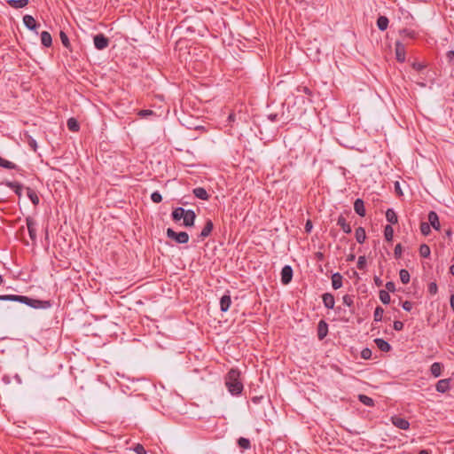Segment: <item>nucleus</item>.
I'll list each match as a JSON object with an SVG mask.
<instances>
[{
  "label": "nucleus",
  "mask_w": 454,
  "mask_h": 454,
  "mask_svg": "<svg viewBox=\"0 0 454 454\" xmlns=\"http://www.w3.org/2000/svg\"><path fill=\"white\" fill-rule=\"evenodd\" d=\"M386 218L392 224H395L398 222L397 215L392 208L387 210Z\"/></svg>",
  "instance_id": "bb28decb"
},
{
  "label": "nucleus",
  "mask_w": 454,
  "mask_h": 454,
  "mask_svg": "<svg viewBox=\"0 0 454 454\" xmlns=\"http://www.w3.org/2000/svg\"><path fill=\"white\" fill-rule=\"evenodd\" d=\"M26 223H27L28 234H29L31 240L35 241V239H36V229H35L36 223H35V219L28 216L26 218Z\"/></svg>",
  "instance_id": "0eeeda50"
},
{
  "label": "nucleus",
  "mask_w": 454,
  "mask_h": 454,
  "mask_svg": "<svg viewBox=\"0 0 454 454\" xmlns=\"http://www.w3.org/2000/svg\"><path fill=\"white\" fill-rule=\"evenodd\" d=\"M185 214V209L183 207H176L172 212V218L174 221L177 222L183 219L184 215Z\"/></svg>",
  "instance_id": "7c9ffc66"
},
{
  "label": "nucleus",
  "mask_w": 454,
  "mask_h": 454,
  "mask_svg": "<svg viewBox=\"0 0 454 454\" xmlns=\"http://www.w3.org/2000/svg\"><path fill=\"white\" fill-rule=\"evenodd\" d=\"M420 231L424 236H427L431 232V226L428 223L422 222L420 223Z\"/></svg>",
  "instance_id": "58836bf2"
},
{
  "label": "nucleus",
  "mask_w": 454,
  "mask_h": 454,
  "mask_svg": "<svg viewBox=\"0 0 454 454\" xmlns=\"http://www.w3.org/2000/svg\"><path fill=\"white\" fill-rule=\"evenodd\" d=\"M133 450L137 453V454H146V450L145 449V447L140 444V443H137L134 447H133Z\"/></svg>",
  "instance_id": "37998d69"
},
{
  "label": "nucleus",
  "mask_w": 454,
  "mask_h": 454,
  "mask_svg": "<svg viewBox=\"0 0 454 454\" xmlns=\"http://www.w3.org/2000/svg\"><path fill=\"white\" fill-rule=\"evenodd\" d=\"M0 167L7 168V169H15L17 168L16 164L12 161H9L2 157H0Z\"/></svg>",
  "instance_id": "72a5a7b5"
},
{
  "label": "nucleus",
  "mask_w": 454,
  "mask_h": 454,
  "mask_svg": "<svg viewBox=\"0 0 454 454\" xmlns=\"http://www.w3.org/2000/svg\"><path fill=\"white\" fill-rule=\"evenodd\" d=\"M403 322H401V321H395L394 322V328H395V330L400 331V330L403 329Z\"/></svg>",
  "instance_id": "13d9d810"
},
{
  "label": "nucleus",
  "mask_w": 454,
  "mask_h": 454,
  "mask_svg": "<svg viewBox=\"0 0 454 454\" xmlns=\"http://www.w3.org/2000/svg\"><path fill=\"white\" fill-rule=\"evenodd\" d=\"M293 278V269L289 265H286L281 270V282L284 285H287L292 281Z\"/></svg>",
  "instance_id": "39448f33"
},
{
  "label": "nucleus",
  "mask_w": 454,
  "mask_h": 454,
  "mask_svg": "<svg viewBox=\"0 0 454 454\" xmlns=\"http://www.w3.org/2000/svg\"><path fill=\"white\" fill-rule=\"evenodd\" d=\"M192 193L196 198L200 199L202 200H207L209 199L207 192L203 187L194 188Z\"/></svg>",
  "instance_id": "a211bd4d"
},
{
  "label": "nucleus",
  "mask_w": 454,
  "mask_h": 454,
  "mask_svg": "<svg viewBox=\"0 0 454 454\" xmlns=\"http://www.w3.org/2000/svg\"><path fill=\"white\" fill-rule=\"evenodd\" d=\"M94 45L97 50L102 51L108 47L109 39L103 34H98L93 38Z\"/></svg>",
  "instance_id": "20e7f679"
},
{
  "label": "nucleus",
  "mask_w": 454,
  "mask_h": 454,
  "mask_svg": "<svg viewBox=\"0 0 454 454\" xmlns=\"http://www.w3.org/2000/svg\"><path fill=\"white\" fill-rule=\"evenodd\" d=\"M400 280L403 284H408L410 282V273L407 270L402 269L399 272Z\"/></svg>",
  "instance_id": "f704fd0d"
},
{
  "label": "nucleus",
  "mask_w": 454,
  "mask_h": 454,
  "mask_svg": "<svg viewBox=\"0 0 454 454\" xmlns=\"http://www.w3.org/2000/svg\"><path fill=\"white\" fill-rule=\"evenodd\" d=\"M225 385L231 395H239L243 391L240 372L238 369H231L225 378Z\"/></svg>",
  "instance_id": "f03ea898"
},
{
  "label": "nucleus",
  "mask_w": 454,
  "mask_h": 454,
  "mask_svg": "<svg viewBox=\"0 0 454 454\" xmlns=\"http://www.w3.org/2000/svg\"><path fill=\"white\" fill-rule=\"evenodd\" d=\"M0 301H20L35 309H46L50 307L49 301L35 300L23 295L0 294Z\"/></svg>",
  "instance_id": "f257e3e1"
},
{
  "label": "nucleus",
  "mask_w": 454,
  "mask_h": 454,
  "mask_svg": "<svg viewBox=\"0 0 454 454\" xmlns=\"http://www.w3.org/2000/svg\"><path fill=\"white\" fill-rule=\"evenodd\" d=\"M342 276L339 273H333L332 276V286L333 288L337 290L342 286Z\"/></svg>",
  "instance_id": "aec40b11"
},
{
  "label": "nucleus",
  "mask_w": 454,
  "mask_h": 454,
  "mask_svg": "<svg viewBox=\"0 0 454 454\" xmlns=\"http://www.w3.org/2000/svg\"><path fill=\"white\" fill-rule=\"evenodd\" d=\"M305 231L307 233L310 232L312 228H313V224H312V222L310 220H308L305 223Z\"/></svg>",
  "instance_id": "6e6d98bb"
},
{
  "label": "nucleus",
  "mask_w": 454,
  "mask_h": 454,
  "mask_svg": "<svg viewBox=\"0 0 454 454\" xmlns=\"http://www.w3.org/2000/svg\"><path fill=\"white\" fill-rule=\"evenodd\" d=\"M386 288H387V292H395V285L394 282L392 281H388L386 283Z\"/></svg>",
  "instance_id": "3c124183"
},
{
  "label": "nucleus",
  "mask_w": 454,
  "mask_h": 454,
  "mask_svg": "<svg viewBox=\"0 0 454 454\" xmlns=\"http://www.w3.org/2000/svg\"><path fill=\"white\" fill-rule=\"evenodd\" d=\"M394 230L391 225H386L384 229V237L387 241L390 242L393 239Z\"/></svg>",
  "instance_id": "2f4dec72"
},
{
  "label": "nucleus",
  "mask_w": 454,
  "mask_h": 454,
  "mask_svg": "<svg viewBox=\"0 0 454 454\" xmlns=\"http://www.w3.org/2000/svg\"><path fill=\"white\" fill-rule=\"evenodd\" d=\"M358 400H359L363 404H364V405H366V406H369V407H373V406H374V404H375V403H374V400H373L372 397H370V396H368V395H364V394H360V395H358Z\"/></svg>",
  "instance_id": "cd10ccee"
},
{
  "label": "nucleus",
  "mask_w": 454,
  "mask_h": 454,
  "mask_svg": "<svg viewBox=\"0 0 454 454\" xmlns=\"http://www.w3.org/2000/svg\"><path fill=\"white\" fill-rule=\"evenodd\" d=\"M59 37H60V40H61L62 44H63L66 48L69 49V48H70V46H71V44H70V41H69V39H68L67 35L65 32L60 31V33H59Z\"/></svg>",
  "instance_id": "4c0bfd02"
},
{
  "label": "nucleus",
  "mask_w": 454,
  "mask_h": 454,
  "mask_svg": "<svg viewBox=\"0 0 454 454\" xmlns=\"http://www.w3.org/2000/svg\"><path fill=\"white\" fill-rule=\"evenodd\" d=\"M27 137L28 145L33 149V151L35 152L37 149L36 141L31 136L27 135Z\"/></svg>",
  "instance_id": "09e8293b"
},
{
  "label": "nucleus",
  "mask_w": 454,
  "mask_h": 454,
  "mask_svg": "<svg viewBox=\"0 0 454 454\" xmlns=\"http://www.w3.org/2000/svg\"><path fill=\"white\" fill-rule=\"evenodd\" d=\"M356 239L359 244H363L366 239L365 230L363 227H358L356 230Z\"/></svg>",
  "instance_id": "a878e982"
},
{
  "label": "nucleus",
  "mask_w": 454,
  "mask_h": 454,
  "mask_svg": "<svg viewBox=\"0 0 454 454\" xmlns=\"http://www.w3.org/2000/svg\"><path fill=\"white\" fill-rule=\"evenodd\" d=\"M450 272L451 275L454 276V264H452L450 267Z\"/></svg>",
  "instance_id": "338daca9"
},
{
  "label": "nucleus",
  "mask_w": 454,
  "mask_h": 454,
  "mask_svg": "<svg viewBox=\"0 0 454 454\" xmlns=\"http://www.w3.org/2000/svg\"><path fill=\"white\" fill-rule=\"evenodd\" d=\"M4 184L12 189L19 198L22 196L23 185L18 182L7 181Z\"/></svg>",
  "instance_id": "9b49d317"
},
{
  "label": "nucleus",
  "mask_w": 454,
  "mask_h": 454,
  "mask_svg": "<svg viewBox=\"0 0 454 454\" xmlns=\"http://www.w3.org/2000/svg\"><path fill=\"white\" fill-rule=\"evenodd\" d=\"M231 304V299L229 294H224L220 299V309L222 311L225 312L229 309Z\"/></svg>",
  "instance_id": "6ab92c4d"
},
{
  "label": "nucleus",
  "mask_w": 454,
  "mask_h": 454,
  "mask_svg": "<svg viewBox=\"0 0 454 454\" xmlns=\"http://www.w3.org/2000/svg\"><path fill=\"white\" fill-rule=\"evenodd\" d=\"M238 445L239 448H241L243 450H248L251 448V443H250L249 439L245 438V437L239 438Z\"/></svg>",
  "instance_id": "473e14b6"
},
{
  "label": "nucleus",
  "mask_w": 454,
  "mask_h": 454,
  "mask_svg": "<svg viewBox=\"0 0 454 454\" xmlns=\"http://www.w3.org/2000/svg\"><path fill=\"white\" fill-rule=\"evenodd\" d=\"M213 228H214L213 222L211 220H207V222L199 236L200 238V239L203 240L206 238H207L210 235V233L212 232Z\"/></svg>",
  "instance_id": "f8f14e48"
},
{
  "label": "nucleus",
  "mask_w": 454,
  "mask_h": 454,
  "mask_svg": "<svg viewBox=\"0 0 454 454\" xmlns=\"http://www.w3.org/2000/svg\"><path fill=\"white\" fill-rule=\"evenodd\" d=\"M41 43L45 47H50L52 44V38L49 32L43 31L41 33Z\"/></svg>",
  "instance_id": "5701e85b"
},
{
  "label": "nucleus",
  "mask_w": 454,
  "mask_h": 454,
  "mask_svg": "<svg viewBox=\"0 0 454 454\" xmlns=\"http://www.w3.org/2000/svg\"><path fill=\"white\" fill-rule=\"evenodd\" d=\"M354 210L360 216H364L365 215L364 203V200L362 199H356L355 200V202H354Z\"/></svg>",
  "instance_id": "dca6fc26"
},
{
  "label": "nucleus",
  "mask_w": 454,
  "mask_h": 454,
  "mask_svg": "<svg viewBox=\"0 0 454 454\" xmlns=\"http://www.w3.org/2000/svg\"><path fill=\"white\" fill-rule=\"evenodd\" d=\"M395 192L398 193V194H402V191H401V188H400V184L398 182L395 183Z\"/></svg>",
  "instance_id": "052dcab7"
},
{
  "label": "nucleus",
  "mask_w": 454,
  "mask_h": 454,
  "mask_svg": "<svg viewBox=\"0 0 454 454\" xmlns=\"http://www.w3.org/2000/svg\"><path fill=\"white\" fill-rule=\"evenodd\" d=\"M389 20L386 16H380L377 20V27L380 31H385L388 27Z\"/></svg>",
  "instance_id": "b1692460"
},
{
  "label": "nucleus",
  "mask_w": 454,
  "mask_h": 454,
  "mask_svg": "<svg viewBox=\"0 0 454 454\" xmlns=\"http://www.w3.org/2000/svg\"><path fill=\"white\" fill-rule=\"evenodd\" d=\"M428 222L429 225L432 226L434 230H440L439 217L434 211H430L428 213Z\"/></svg>",
  "instance_id": "ddd939ff"
},
{
  "label": "nucleus",
  "mask_w": 454,
  "mask_h": 454,
  "mask_svg": "<svg viewBox=\"0 0 454 454\" xmlns=\"http://www.w3.org/2000/svg\"><path fill=\"white\" fill-rule=\"evenodd\" d=\"M322 300H323L324 305L327 309H333L335 301H334V296L332 294H330V293L324 294L322 295Z\"/></svg>",
  "instance_id": "2eb2a0df"
},
{
  "label": "nucleus",
  "mask_w": 454,
  "mask_h": 454,
  "mask_svg": "<svg viewBox=\"0 0 454 454\" xmlns=\"http://www.w3.org/2000/svg\"><path fill=\"white\" fill-rule=\"evenodd\" d=\"M430 247L427 244H422L419 247V254L424 257L427 258L430 255Z\"/></svg>",
  "instance_id": "c9c22d12"
},
{
  "label": "nucleus",
  "mask_w": 454,
  "mask_h": 454,
  "mask_svg": "<svg viewBox=\"0 0 454 454\" xmlns=\"http://www.w3.org/2000/svg\"><path fill=\"white\" fill-rule=\"evenodd\" d=\"M413 68L419 71L424 68V66L421 63H413Z\"/></svg>",
  "instance_id": "bf43d9fd"
},
{
  "label": "nucleus",
  "mask_w": 454,
  "mask_h": 454,
  "mask_svg": "<svg viewBox=\"0 0 454 454\" xmlns=\"http://www.w3.org/2000/svg\"><path fill=\"white\" fill-rule=\"evenodd\" d=\"M301 90L308 95L310 94V90L308 87H302Z\"/></svg>",
  "instance_id": "0e129e2a"
},
{
  "label": "nucleus",
  "mask_w": 454,
  "mask_h": 454,
  "mask_svg": "<svg viewBox=\"0 0 454 454\" xmlns=\"http://www.w3.org/2000/svg\"><path fill=\"white\" fill-rule=\"evenodd\" d=\"M378 348L383 352H388L391 349L389 342H375Z\"/></svg>",
  "instance_id": "a19ab883"
},
{
  "label": "nucleus",
  "mask_w": 454,
  "mask_h": 454,
  "mask_svg": "<svg viewBox=\"0 0 454 454\" xmlns=\"http://www.w3.org/2000/svg\"><path fill=\"white\" fill-rule=\"evenodd\" d=\"M23 23L29 30H35L37 27V23L34 17L28 14L23 17Z\"/></svg>",
  "instance_id": "f3484780"
},
{
  "label": "nucleus",
  "mask_w": 454,
  "mask_h": 454,
  "mask_svg": "<svg viewBox=\"0 0 454 454\" xmlns=\"http://www.w3.org/2000/svg\"><path fill=\"white\" fill-rule=\"evenodd\" d=\"M442 365L441 363H438V362H435L434 363L431 367H430V372H431V374L435 377V378H438L441 376L442 374Z\"/></svg>",
  "instance_id": "393cba45"
},
{
  "label": "nucleus",
  "mask_w": 454,
  "mask_h": 454,
  "mask_svg": "<svg viewBox=\"0 0 454 454\" xmlns=\"http://www.w3.org/2000/svg\"><path fill=\"white\" fill-rule=\"evenodd\" d=\"M400 33L403 37L413 38L415 36V32L409 29H403Z\"/></svg>",
  "instance_id": "8fccbe9b"
},
{
  "label": "nucleus",
  "mask_w": 454,
  "mask_h": 454,
  "mask_svg": "<svg viewBox=\"0 0 454 454\" xmlns=\"http://www.w3.org/2000/svg\"><path fill=\"white\" fill-rule=\"evenodd\" d=\"M366 266V259L364 256H359L357 261V268L361 270H364Z\"/></svg>",
  "instance_id": "de8ad7c7"
},
{
  "label": "nucleus",
  "mask_w": 454,
  "mask_h": 454,
  "mask_svg": "<svg viewBox=\"0 0 454 454\" xmlns=\"http://www.w3.org/2000/svg\"><path fill=\"white\" fill-rule=\"evenodd\" d=\"M395 57L399 62L405 61V46L399 41L395 43Z\"/></svg>",
  "instance_id": "1a4fd4ad"
},
{
  "label": "nucleus",
  "mask_w": 454,
  "mask_h": 454,
  "mask_svg": "<svg viewBox=\"0 0 454 454\" xmlns=\"http://www.w3.org/2000/svg\"><path fill=\"white\" fill-rule=\"evenodd\" d=\"M151 199L154 203H160L162 200V196L159 192H153L151 195Z\"/></svg>",
  "instance_id": "c03bdc74"
},
{
  "label": "nucleus",
  "mask_w": 454,
  "mask_h": 454,
  "mask_svg": "<svg viewBox=\"0 0 454 454\" xmlns=\"http://www.w3.org/2000/svg\"><path fill=\"white\" fill-rule=\"evenodd\" d=\"M195 218H196V215L193 210H192V209L185 210V214L183 216V220H184L183 224L185 227H192L194 225Z\"/></svg>",
  "instance_id": "6e6552de"
},
{
  "label": "nucleus",
  "mask_w": 454,
  "mask_h": 454,
  "mask_svg": "<svg viewBox=\"0 0 454 454\" xmlns=\"http://www.w3.org/2000/svg\"><path fill=\"white\" fill-rule=\"evenodd\" d=\"M337 224L341 228V230L347 233V234H349L351 233V227L350 225L347 223L345 217L343 215H340L338 220H337Z\"/></svg>",
  "instance_id": "412c9836"
},
{
  "label": "nucleus",
  "mask_w": 454,
  "mask_h": 454,
  "mask_svg": "<svg viewBox=\"0 0 454 454\" xmlns=\"http://www.w3.org/2000/svg\"><path fill=\"white\" fill-rule=\"evenodd\" d=\"M446 59L450 63H454V51H449L446 53Z\"/></svg>",
  "instance_id": "864d4df0"
},
{
  "label": "nucleus",
  "mask_w": 454,
  "mask_h": 454,
  "mask_svg": "<svg viewBox=\"0 0 454 454\" xmlns=\"http://www.w3.org/2000/svg\"><path fill=\"white\" fill-rule=\"evenodd\" d=\"M403 309L406 311H410L412 309V303L411 301H404L403 303Z\"/></svg>",
  "instance_id": "4d7b16f0"
},
{
  "label": "nucleus",
  "mask_w": 454,
  "mask_h": 454,
  "mask_svg": "<svg viewBox=\"0 0 454 454\" xmlns=\"http://www.w3.org/2000/svg\"><path fill=\"white\" fill-rule=\"evenodd\" d=\"M342 301H343V303L348 307H351L354 303L353 296H351L349 294H345L342 297Z\"/></svg>",
  "instance_id": "79ce46f5"
},
{
  "label": "nucleus",
  "mask_w": 454,
  "mask_h": 454,
  "mask_svg": "<svg viewBox=\"0 0 454 454\" xmlns=\"http://www.w3.org/2000/svg\"><path fill=\"white\" fill-rule=\"evenodd\" d=\"M450 302L451 309L454 310V294H451Z\"/></svg>",
  "instance_id": "e2e57ef3"
},
{
  "label": "nucleus",
  "mask_w": 454,
  "mask_h": 454,
  "mask_svg": "<svg viewBox=\"0 0 454 454\" xmlns=\"http://www.w3.org/2000/svg\"><path fill=\"white\" fill-rule=\"evenodd\" d=\"M450 381L451 379L440 380L435 385L436 391L442 394L446 393L450 388Z\"/></svg>",
  "instance_id": "9d476101"
},
{
  "label": "nucleus",
  "mask_w": 454,
  "mask_h": 454,
  "mask_svg": "<svg viewBox=\"0 0 454 454\" xmlns=\"http://www.w3.org/2000/svg\"><path fill=\"white\" fill-rule=\"evenodd\" d=\"M7 4L14 9H21L26 7L29 1L28 0H7Z\"/></svg>",
  "instance_id": "4be33fe9"
},
{
  "label": "nucleus",
  "mask_w": 454,
  "mask_h": 454,
  "mask_svg": "<svg viewBox=\"0 0 454 454\" xmlns=\"http://www.w3.org/2000/svg\"><path fill=\"white\" fill-rule=\"evenodd\" d=\"M380 299L382 303L388 304L390 302L389 293L385 290H380Z\"/></svg>",
  "instance_id": "e433bc0d"
},
{
  "label": "nucleus",
  "mask_w": 454,
  "mask_h": 454,
  "mask_svg": "<svg viewBox=\"0 0 454 454\" xmlns=\"http://www.w3.org/2000/svg\"><path fill=\"white\" fill-rule=\"evenodd\" d=\"M67 126L69 130L73 132H77L80 129V125L76 119L74 118H69L67 121Z\"/></svg>",
  "instance_id": "c756f323"
},
{
  "label": "nucleus",
  "mask_w": 454,
  "mask_h": 454,
  "mask_svg": "<svg viewBox=\"0 0 454 454\" xmlns=\"http://www.w3.org/2000/svg\"><path fill=\"white\" fill-rule=\"evenodd\" d=\"M391 422L395 427H396L399 429L403 430H408L410 427V423L407 419L398 417V416H393L391 418Z\"/></svg>",
  "instance_id": "423d86ee"
},
{
  "label": "nucleus",
  "mask_w": 454,
  "mask_h": 454,
  "mask_svg": "<svg viewBox=\"0 0 454 454\" xmlns=\"http://www.w3.org/2000/svg\"><path fill=\"white\" fill-rule=\"evenodd\" d=\"M419 454H430V451H428L427 450H421Z\"/></svg>",
  "instance_id": "69168bd1"
},
{
  "label": "nucleus",
  "mask_w": 454,
  "mask_h": 454,
  "mask_svg": "<svg viewBox=\"0 0 454 454\" xmlns=\"http://www.w3.org/2000/svg\"><path fill=\"white\" fill-rule=\"evenodd\" d=\"M328 333V325L324 320H320L317 325V337L319 340H323Z\"/></svg>",
  "instance_id": "4468645a"
},
{
  "label": "nucleus",
  "mask_w": 454,
  "mask_h": 454,
  "mask_svg": "<svg viewBox=\"0 0 454 454\" xmlns=\"http://www.w3.org/2000/svg\"><path fill=\"white\" fill-rule=\"evenodd\" d=\"M402 251H403V248H402L401 244H397L394 250L395 256L396 258H399L402 254Z\"/></svg>",
  "instance_id": "603ef678"
},
{
  "label": "nucleus",
  "mask_w": 454,
  "mask_h": 454,
  "mask_svg": "<svg viewBox=\"0 0 454 454\" xmlns=\"http://www.w3.org/2000/svg\"><path fill=\"white\" fill-rule=\"evenodd\" d=\"M384 309L378 306L374 310V320L380 321L382 319Z\"/></svg>",
  "instance_id": "ea45409f"
},
{
  "label": "nucleus",
  "mask_w": 454,
  "mask_h": 454,
  "mask_svg": "<svg viewBox=\"0 0 454 454\" xmlns=\"http://www.w3.org/2000/svg\"><path fill=\"white\" fill-rule=\"evenodd\" d=\"M437 291H438L437 284L435 282L429 283V285H428V293L431 295H434V294H436Z\"/></svg>",
  "instance_id": "a18cd8bd"
},
{
  "label": "nucleus",
  "mask_w": 454,
  "mask_h": 454,
  "mask_svg": "<svg viewBox=\"0 0 454 454\" xmlns=\"http://www.w3.org/2000/svg\"><path fill=\"white\" fill-rule=\"evenodd\" d=\"M361 356L365 360L370 359L372 357V350L368 348H363L361 351Z\"/></svg>",
  "instance_id": "49530a36"
},
{
  "label": "nucleus",
  "mask_w": 454,
  "mask_h": 454,
  "mask_svg": "<svg viewBox=\"0 0 454 454\" xmlns=\"http://www.w3.org/2000/svg\"><path fill=\"white\" fill-rule=\"evenodd\" d=\"M138 114L141 117H146L148 115L153 114V112L152 110H141V111H139Z\"/></svg>",
  "instance_id": "5fc2aeb1"
},
{
  "label": "nucleus",
  "mask_w": 454,
  "mask_h": 454,
  "mask_svg": "<svg viewBox=\"0 0 454 454\" xmlns=\"http://www.w3.org/2000/svg\"><path fill=\"white\" fill-rule=\"evenodd\" d=\"M166 234L168 239L175 240L178 244H185L189 241V235L185 231L176 232L173 229L168 228Z\"/></svg>",
  "instance_id": "7ed1b4c3"
},
{
  "label": "nucleus",
  "mask_w": 454,
  "mask_h": 454,
  "mask_svg": "<svg viewBox=\"0 0 454 454\" xmlns=\"http://www.w3.org/2000/svg\"><path fill=\"white\" fill-rule=\"evenodd\" d=\"M26 190H27V196L29 198L31 202L35 206L38 205L40 200H39V197L37 196L36 192L29 187H27Z\"/></svg>",
  "instance_id": "c85d7f7f"
},
{
  "label": "nucleus",
  "mask_w": 454,
  "mask_h": 454,
  "mask_svg": "<svg viewBox=\"0 0 454 454\" xmlns=\"http://www.w3.org/2000/svg\"><path fill=\"white\" fill-rule=\"evenodd\" d=\"M374 282L375 284L378 286H380L382 285V281L380 280V278L379 277H375L374 278Z\"/></svg>",
  "instance_id": "680f3d73"
},
{
  "label": "nucleus",
  "mask_w": 454,
  "mask_h": 454,
  "mask_svg": "<svg viewBox=\"0 0 454 454\" xmlns=\"http://www.w3.org/2000/svg\"><path fill=\"white\" fill-rule=\"evenodd\" d=\"M355 258V255L354 254H351L348 258V261H352L354 260Z\"/></svg>",
  "instance_id": "774afa93"
}]
</instances>
